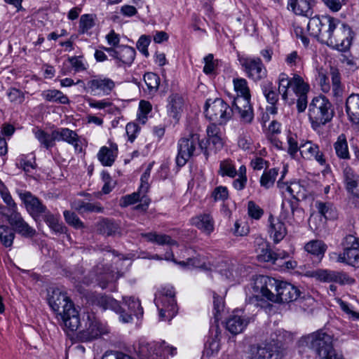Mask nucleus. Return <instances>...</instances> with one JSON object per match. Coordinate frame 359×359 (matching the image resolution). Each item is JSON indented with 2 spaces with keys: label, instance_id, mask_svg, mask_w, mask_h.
Listing matches in <instances>:
<instances>
[{
  "label": "nucleus",
  "instance_id": "25",
  "mask_svg": "<svg viewBox=\"0 0 359 359\" xmlns=\"http://www.w3.org/2000/svg\"><path fill=\"white\" fill-rule=\"evenodd\" d=\"M165 259L170 260L179 264L182 268L190 269L191 267H198L205 270H213L216 269V265L214 263H202L201 259H199L197 257L189 258L186 261L177 262V260L174 257L172 252L165 253Z\"/></svg>",
  "mask_w": 359,
  "mask_h": 359
},
{
  "label": "nucleus",
  "instance_id": "6",
  "mask_svg": "<svg viewBox=\"0 0 359 359\" xmlns=\"http://www.w3.org/2000/svg\"><path fill=\"white\" fill-rule=\"evenodd\" d=\"M265 283L275 285L276 294H274L267 287H262L261 293L266 299L275 303H289L298 299L300 290L292 284L279 281L273 278H266Z\"/></svg>",
  "mask_w": 359,
  "mask_h": 359
},
{
  "label": "nucleus",
  "instance_id": "62",
  "mask_svg": "<svg viewBox=\"0 0 359 359\" xmlns=\"http://www.w3.org/2000/svg\"><path fill=\"white\" fill-rule=\"evenodd\" d=\"M63 215L65 221L69 225H72L76 228L83 227V222L80 220V219L74 212H70L69 210H65L64 211Z\"/></svg>",
  "mask_w": 359,
  "mask_h": 359
},
{
  "label": "nucleus",
  "instance_id": "38",
  "mask_svg": "<svg viewBox=\"0 0 359 359\" xmlns=\"http://www.w3.org/2000/svg\"><path fill=\"white\" fill-rule=\"evenodd\" d=\"M135 50L128 46H119L118 57L116 65L121 67L123 65H130L135 57Z\"/></svg>",
  "mask_w": 359,
  "mask_h": 359
},
{
  "label": "nucleus",
  "instance_id": "4",
  "mask_svg": "<svg viewBox=\"0 0 359 359\" xmlns=\"http://www.w3.org/2000/svg\"><path fill=\"white\" fill-rule=\"evenodd\" d=\"M199 150L203 151L207 158L208 150L203 147L199 134L194 131L185 132L177 142V154L175 159L177 166L183 167Z\"/></svg>",
  "mask_w": 359,
  "mask_h": 359
},
{
  "label": "nucleus",
  "instance_id": "3",
  "mask_svg": "<svg viewBox=\"0 0 359 359\" xmlns=\"http://www.w3.org/2000/svg\"><path fill=\"white\" fill-rule=\"evenodd\" d=\"M331 29H326L323 34V39L325 43L339 51L346 52L348 50L352 43L353 32L351 27L341 22L338 18H334Z\"/></svg>",
  "mask_w": 359,
  "mask_h": 359
},
{
  "label": "nucleus",
  "instance_id": "23",
  "mask_svg": "<svg viewBox=\"0 0 359 359\" xmlns=\"http://www.w3.org/2000/svg\"><path fill=\"white\" fill-rule=\"evenodd\" d=\"M300 154L304 158L308 160L313 158L321 165H325L326 163L324 155L320 151L318 145L311 141H306L304 143L302 142Z\"/></svg>",
  "mask_w": 359,
  "mask_h": 359
},
{
  "label": "nucleus",
  "instance_id": "43",
  "mask_svg": "<svg viewBox=\"0 0 359 359\" xmlns=\"http://www.w3.org/2000/svg\"><path fill=\"white\" fill-rule=\"evenodd\" d=\"M316 207L318 212L323 216L325 220L334 219L337 217L336 208L330 203H323L317 201Z\"/></svg>",
  "mask_w": 359,
  "mask_h": 359
},
{
  "label": "nucleus",
  "instance_id": "41",
  "mask_svg": "<svg viewBox=\"0 0 359 359\" xmlns=\"http://www.w3.org/2000/svg\"><path fill=\"white\" fill-rule=\"evenodd\" d=\"M150 176H148L147 175H142L140 178V186L139 187L140 191L143 194V196H142V202L143 203L139 204L135 207L136 210H141L142 211H145L150 203V200L149 198L146 196V194L147 193L149 189V180Z\"/></svg>",
  "mask_w": 359,
  "mask_h": 359
},
{
  "label": "nucleus",
  "instance_id": "50",
  "mask_svg": "<svg viewBox=\"0 0 359 359\" xmlns=\"http://www.w3.org/2000/svg\"><path fill=\"white\" fill-rule=\"evenodd\" d=\"M144 81L149 93H154L158 90L160 84V78L156 74L153 72L144 74Z\"/></svg>",
  "mask_w": 359,
  "mask_h": 359
},
{
  "label": "nucleus",
  "instance_id": "53",
  "mask_svg": "<svg viewBox=\"0 0 359 359\" xmlns=\"http://www.w3.org/2000/svg\"><path fill=\"white\" fill-rule=\"evenodd\" d=\"M263 93L270 104H276L278 101V93L275 90L271 83L265 84L262 88Z\"/></svg>",
  "mask_w": 359,
  "mask_h": 359
},
{
  "label": "nucleus",
  "instance_id": "33",
  "mask_svg": "<svg viewBox=\"0 0 359 359\" xmlns=\"http://www.w3.org/2000/svg\"><path fill=\"white\" fill-rule=\"evenodd\" d=\"M333 147L337 156L342 160H348L351 158L348 142L344 134L338 136L333 144Z\"/></svg>",
  "mask_w": 359,
  "mask_h": 359
},
{
  "label": "nucleus",
  "instance_id": "21",
  "mask_svg": "<svg viewBox=\"0 0 359 359\" xmlns=\"http://www.w3.org/2000/svg\"><path fill=\"white\" fill-rule=\"evenodd\" d=\"M241 311H235L227 318L226 329L232 334H238L244 331L248 325L253 320L252 317L240 314Z\"/></svg>",
  "mask_w": 359,
  "mask_h": 359
},
{
  "label": "nucleus",
  "instance_id": "52",
  "mask_svg": "<svg viewBox=\"0 0 359 359\" xmlns=\"http://www.w3.org/2000/svg\"><path fill=\"white\" fill-rule=\"evenodd\" d=\"M219 174L222 177L228 176L231 178L236 177V169L231 160L226 159L220 162Z\"/></svg>",
  "mask_w": 359,
  "mask_h": 359
},
{
  "label": "nucleus",
  "instance_id": "18",
  "mask_svg": "<svg viewBox=\"0 0 359 359\" xmlns=\"http://www.w3.org/2000/svg\"><path fill=\"white\" fill-rule=\"evenodd\" d=\"M267 233L271 240L275 244L279 243L287 234V229L285 224L279 217L269 215L266 223Z\"/></svg>",
  "mask_w": 359,
  "mask_h": 359
},
{
  "label": "nucleus",
  "instance_id": "36",
  "mask_svg": "<svg viewBox=\"0 0 359 359\" xmlns=\"http://www.w3.org/2000/svg\"><path fill=\"white\" fill-rule=\"evenodd\" d=\"M141 236L144 238L147 241L156 243L159 245H175L177 243L172 239V238L166 234H158L156 232H149L146 233H141Z\"/></svg>",
  "mask_w": 359,
  "mask_h": 359
},
{
  "label": "nucleus",
  "instance_id": "1",
  "mask_svg": "<svg viewBox=\"0 0 359 359\" xmlns=\"http://www.w3.org/2000/svg\"><path fill=\"white\" fill-rule=\"evenodd\" d=\"M48 304L61 317L65 327L76 330L80 325L79 312L67 294L59 288L53 289L48 295Z\"/></svg>",
  "mask_w": 359,
  "mask_h": 359
},
{
  "label": "nucleus",
  "instance_id": "11",
  "mask_svg": "<svg viewBox=\"0 0 359 359\" xmlns=\"http://www.w3.org/2000/svg\"><path fill=\"white\" fill-rule=\"evenodd\" d=\"M330 74L332 80V86L330 83L329 77L325 72L322 69L318 70L317 79L320 89L325 93H330L337 101L341 100L344 93V87L341 85L339 71L338 69L331 67Z\"/></svg>",
  "mask_w": 359,
  "mask_h": 359
},
{
  "label": "nucleus",
  "instance_id": "29",
  "mask_svg": "<svg viewBox=\"0 0 359 359\" xmlns=\"http://www.w3.org/2000/svg\"><path fill=\"white\" fill-rule=\"evenodd\" d=\"M332 259H336L337 262L346 263L351 266L359 264V248H352L344 250L341 254L332 253L331 255Z\"/></svg>",
  "mask_w": 359,
  "mask_h": 359
},
{
  "label": "nucleus",
  "instance_id": "7",
  "mask_svg": "<svg viewBox=\"0 0 359 359\" xmlns=\"http://www.w3.org/2000/svg\"><path fill=\"white\" fill-rule=\"evenodd\" d=\"M332 341L331 335L320 330L301 337L298 346L314 351L321 358L335 351Z\"/></svg>",
  "mask_w": 359,
  "mask_h": 359
},
{
  "label": "nucleus",
  "instance_id": "44",
  "mask_svg": "<svg viewBox=\"0 0 359 359\" xmlns=\"http://www.w3.org/2000/svg\"><path fill=\"white\" fill-rule=\"evenodd\" d=\"M219 335L220 332L219 331L218 327H216L215 329L214 337L209 339L205 344L204 354H205L207 356H212L219 351L220 348Z\"/></svg>",
  "mask_w": 359,
  "mask_h": 359
},
{
  "label": "nucleus",
  "instance_id": "20",
  "mask_svg": "<svg viewBox=\"0 0 359 359\" xmlns=\"http://www.w3.org/2000/svg\"><path fill=\"white\" fill-rule=\"evenodd\" d=\"M90 280H85L83 283L88 285L96 281L99 286L104 289L107 287L108 283L112 281L114 278V273L109 266H104L103 264L96 266L93 271L90 273Z\"/></svg>",
  "mask_w": 359,
  "mask_h": 359
},
{
  "label": "nucleus",
  "instance_id": "54",
  "mask_svg": "<svg viewBox=\"0 0 359 359\" xmlns=\"http://www.w3.org/2000/svg\"><path fill=\"white\" fill-rule=\"evenodd\" d=\"M68 61L76 72L86 71L88 66L83 56L69 57Z\"/></svg>",
  "mask_w": 359,
  "mask_h": 359
},
{
  "label": "nucleus",
  "instance_id": "26",
  "mask_svg": "<svg viewBox=\"0 0 359 359\" xmlns=\"http://www.w3.org/2000/svg\"><path fill=\"white\" fill-rule=\"evenodd\" d=\"M34 137L39 141L41 147L50 150L55 145L57 141L55 129L53 130L50 133L39 128L38 127L32 129Z\"/></svg>",
  "mask_w": 359,
  "mask_h": 359
},
{
  "label": "nucleus",
  "instance_id": "30",
  "mask_svg": "<svg viewBox=\"0 0 359 359\" xmlns=\"http://www.w3.org/2000/svg\"><path fill=\"white\" fill-rule=\"evenodd\" d=\"M140 359H158L157 343L140 341L136 350Z\"/></svg>",
  "mask_w": 359,
  "mask_h": 359
},
{
  "label": "nucleus",
  "instance_id": "12",
  "mask_svg": "<svg viewBox=\"0 0 359 359\" xmlns=\"http://www.w3.org/2000/svg\"><path fill=\"white\" fill-rule=\"evenodd\" d=\"M290 334L284 330H278L271 335L273 344H266L264 346H257L252 350L250 359H273V355L278 351V348L286 341V337Z\"/></svg>",
  "mask_w": 359,
  "mask_h": 359
},
{
  "label": "nucleus",
  "instance_id": "10",
  "mask_svg": "<svg viewBox=\"0 0 359 359\" xmlns=\"http://www.w3.org/2000/svg\"><path fill=\"white\" fill-rule=\"evenodd\" d=\"M278 93L284 101L288 100L290 88L297 96L307 94L310 89L309 85L297 74H294L292 78H289L285 73H281L278 76Z\"/></svg>",
  "mask_w": 359,
  "mask_h": 359
},
{
  "label": "nucleus",
  "instance_id": "34",
  "mask_svg": "<svg viewBox=\"0 0 359 359\" xmlns=\"http://www.w3.org/2000/svg\"><path fill=\"white\" fill-rule=\"evenodd\" d=\"M94 302L104 310L110 309L116 313H119L121 310L118 302L110 296L98 294L95 297Z\"/></svg>",
  "mask_w": 359,
  "mask_h": 359
},
{
  "label": "nucleus",
  "instance_id": "51",
  "mask_svg": "<svg viewBox=\"0 0 359 359\" xmlns=\"http://www.w3.org/2000/svg\"><path fill=\"white\" fill-rule=\"evenodd\" d=\"M100 231L107 236H116L120 233L118 225L113 221L105 219L100 223Z\"/></svg>",
  "mask_w": 359,
  "mask_h": 359
},
{
  "label": "nucleus",
  "instance_id": "55",
  "mask_svg": "<svg viewBox=\"0 0 359 359\" xmlns=\"http://www.w3.org/2000/svg\"><path fill=\"white\" fill-rule=\"evenodd\" d=\"M264 210L253 201L248 203V213L252 219L259 220L264 215Z\"/></svg>",
  "mask_w": 359,
  "mask_h": 359
},
{
  "label": "nucleus",
  "instance_id": "16",
  "mask_svg": "<svg viewBox=\"0 0 359 359\" xmlns=\"http://www.w3.org/2000/svg\"><path fill=\"white\" fill-rule=\"evenodd\" d=\"M17 193L24 203L27 212L34 219H37L43 212H46V205L30 191L18 190Z\"/></svg>",
  "mask_w": 359,
  "mask_h": 359
},
{
  "label": "nucleus",
  "instance_id": "45",
  "mask_svg": "<svg viewBox=\"0 0 359 359\" xmlns=\"http://www.w3.org/2000/svg\"><path fill=\"white\" fill-rule=\"evenodd\" d=\"M15 238L13 230L6 225H0V241L6 248L13 245Z\"/></svg>",
  "mask_w": 359,
  "mask_h": 359
},
{
  "label": "nucleus",
  "instance_id": "35",
  "mask_svg": "<svg viewBox=\"0 0 359 359\" xmlns=\"http://www.w3.org/2000/svg\"><path fill=\"white\" fill-rule=\"evenodd\" d=\"M57 141H64L77 147L79 145V136L76 133L67 128L55 129Z\"/></svg>",
  "mask_w": 359,
  "mask_h": 359
},
{
  "label": "nucleus",
  "instance_id": "14",
  "mask_svg": "<svg viewBox=\"0 0 359 359\" xmlns=\"http://www.w3.org/2000/svg\"><path fill=\"white\" fill-rule=\"evenodd\" d=\"M286 191L292 197L291 199L285 198L282 203V209L287 212L290 211L292 215L294 212L302 214V210L298 208V201L299 198L305 196L304 188L298 182H292L286 187Z\"/></svg>",
  "mask_w": 359,
  "mask_h": 359
},
{
  "label": "nucleus",
  "instance_id": "19",
  "mask_svg": "<svg viewBox=\"0 0 359 359\" xmlns=\"http://www.w3.org/2000/svg\"><path fill=\"white\" fill-rule=\"evenodd\" d=\"M115 87L114 81L107 77L97 76L90 79L87 83V88L94 95H108Z\"/></svg>",
  "mask_w": 359,
  "mask_h": 359
},
{
  "label": "nucleus",
  "instance_id": "64",
  "mask_svg": "<svg viewBox=\"0 0 359 359\" xmlns=\"http://www.w3.org/2000/svg\"><path fill=\"white\" fill-rule=\"evenodd\" d=\"M337 302L339 305L341 309L348 316L349 318L353 320H359V312H356L352 310L348 304L341 300V299H338Z\"/></svg>",
  "mask_w": 359,
  "mask_h": 359
},
{
  "label": "nucleus",
  "instance_id": "15",
  "mask_svg": "<svg viewBox=\"0 0 359 359\" xmlns=\"http://www.w3.org/2000/svg\"><path fill=\"white\" fill-rule=\"evenodd\" d=\"M310 276L325 283L334 282L339 285H352L355 283V279L344 271L317 269L311 271Z\"/></svg>",
  "mask_w": 359,
  "mask_h": 359
},
{
  "label": "nucleus",
  "instance_id": "5",
  "mask_svg": "<svg viewBox=\"0 0 359 359\" xmlns=\"http://www.w3.org/2000/svg\"><path fill=\"white\" fill-rule=\"evenodd\" d=\"M334 115L332 104L325 96L313 97L309 105V120L315 130L330 122Z\"/></svg>",
  "mask_w": 359,
  "mask_h": 359
},
{
  "label": "nucleus",
  "instance_id": "27",
  "mask_svg": "<svg viewBox=\"0 0 359 359\" xmlns=\"http://www.w3.org/2000/svg\"><path fill=\"white\" fill-rule=\"evenodd\" d=\"M118 154V146L109 142V147L103 146L97 153V158L104 166H111Z\"/></svg>",
  "mask_w": 359,
  "mask_h": 359
},
{
  "label": "nucleus",
  "instance_id": "56",
  "mask_svg": "<svg viewBox=\"0 0 359 359\" xmlns=\"http://www.w3.org/2000/svg\"><path fill=\"white\" fill-rule=\"evenodd\" d=\"M143 196V194L140 191V189H138V191L134 192L132 194L126 195L121 198L120 201V205L121 207H126L128 205H132L135 203L137 201H140L141 203H143L142 202V196Z\"/></svg>",
  "mask_w": 359,
  "mask_h": 359
},
{
  "label": "nucleus",
  "instance_id": "48",
  "mask_svg": "<svg viewBox=\"0 0 359 359\" xmlns=\"http://www.w3.org/2000/svg\"><path fill=\"white\" fill-rule=\"evenodd\" d=\"M44 221L48 226L55 232H63L64 227L59 222V215H55L50 213L47 209L46 212H43Z\"/></svg>",
  "mask_w": 359,
  "mask_h": 359
},
{
  "label": "nucleus",
  "instance_id": "37",
  "mask_svg": "<svg viewBox=\"0 0 359 359\" xmlns=\"http://www.w3.org/2000/svg\"><path fill=\"white\" fill-rule=\"evenodd\" d=\"M344 180L348 192L359 191V175L351 167L344 168Z\"/></svg>",
  "mask_w": 359,
  "mask_h": 359
},
{
  "label": "nucleus",
  "instance_id": "46",
  "mask_svg": "<svg viewBox=\"0 0 359 359\" xmlns=\"http://www.w3.org/2000/svg\"><path fill=\"white\" fill-rule=\"evenodd\" d=\"M287 153L292 158H296L297 152H300V149L302 148V143H299L297 134L290 133L287 137Z\"/></svg>",
  "mask_w": 359,
  "mask_h": 359
},
{
  "label": "nucleus",
  "instance_id": "28",
  "mask_svg": "<svg viewBox=\"0 0 359 359\" xmlns=\"http://www.w3.org/2000/svg\"><path fill=\"white\" fill-rule=\"evenodd\" d=\"M191 224L205 235H210L215 229V222L209 214H201L191 219Z\"/></svg>",
  "mask_w": 359,
  "mask_h": 359
},
{
  "label": "nucleus",
  "instance_id": "24",
  "mask_svg": "<svg viewBox=\"0 0 359 359\" xmlns=\"http://www.w3.org/2000/svg\"><path fill=\"white\" fill-rule=\"evenodd\" d=\"M184 108V99L179 94H172L168 98L167 111L170 117L178 121Z\"/></svg>",
  "mask_w": 359,
  "mask_h": 359
},
{
  "label": "nucleus",
  "instance_id": "17",
  "mask_svg": "<svg viewBox=\"0 0 359 359\" xmlns=\"http://www.w3.org/2000/svg\"><path fill=\"white\" fill-rule=\"evenodd\" d=\"M85 326L86 327L79 332L80 339L84 341L97 339L106 332L104 326L93 313L87 315Z\"/></svg>",
  "mask_w": 359,
  "mask_h": 359
},
{
  "label": "nucleus",
  "instance_id": "58",
  "mask_svg": "<svg viewBox=\"0 0 359 359\" xmlns=\"http://www.w3.org/2000/svg\"><path fill=\"white\" fill-rule=\"evenodd\" d=\"M1 214L7 218L8 222L13 227L17 224L20 223L23 219L21 214L18 210V207L16 208H13V210H8L7 213H4L3 212Z\"/></svg>",
  "mask_w": 359,
  "mask_h": 359
},
{
  "label": "nucleus",
  "instance_id": "31",
  "mask_svg": "<svg viewBox=\"0 0 359 359\" xmlns=\"http://www.w3.org/2000/svg\"><path fill=\"white\" fill-rule=\"evenodd\" d=\"M346 111L350 121L355 123H359V95L352 94L346 102Z\"/></svg>",
  "mask_w": 359,
  "mask_h": 359
},
{
  "label": "nucleus",
  "instance_id": "13",
  "mask_svg": "<svg viewBox=\"0 0 359 359\" xmlns=\"http://www.w3.org/2000/svg\"><path fill=\"white\" fill-rule=\"evenodd\" d=\"M238 61L246 76L254 81H260L266 76V69L259 57L241 56Z\"/></svg>",
  "mask_w": 359,
  "mask_h": 359
},
{
  "label": "nucleus",
  "instance_id": "8",
  "mask_svg": "<svg viewBox=\"0 0 359 359\" xmlns=\"http://www.w3.org/2000/svg\"><path fill=\"white\" fill-rule=\"evenodd\" d=\"M175 292L173 287L165 286L155 294L154 303L159 311L161 320H170L177 313L175 300Z\"/></svg>",
  "mask_w": 359,
  "mask_h": 359
},
{
  "label": "nucleus",
  "instance_id": "47",
  "mask_svg": "<svg viewBox=\"0 0 359 359\" xmlns=\"http://www.w3.org/2000/svg\"><path fill=\"white\" fill-rule=\"evenodd\" d=\"M123 301L133 315L137 318L142 316L143 308L138 299H135L133 297H123Z\"/></svg>",
  "mask_w": 359,
  "mask_h": 359
},
{
  "label": "nucleus",
  "instance_id": "40",
  "mask_svg": "<svg viewBox=\"0 0 359 359\" xmlns=\"http://www.w3.org/2000/svg\"><path fill=\"white\" fill-rule=\"evenodd\" d=\"M43 98L50 102L60 104H69V100L62 91L55 89L43 90L41 93Z\"/></svg>",
  "mask_w": 359,
  "mask_h": 359
},
{
  "label": "nucleus",
  "instance_id": "39",
  "mask_svg": "<svg viewBox=\"0 0 359 359\" xmlns=\"http://www.w3.org/2000/svg\"><path fill=\"white\" fill-rule=\"evenodd\" d=\"M304 249L310 255L321 259L327 250V245L322 241L313 240L305 245Z\"/></svg>",
  "mask_w": 359,
  "mask_h": 359
},
{
  "label": "nucleus",
  "instance_id": "59",
  "mask_svg": "<svg viewBox=\"0 0 359 359\" xmlns=\"http://www.w3.org/2000/svg\"><path fill=\"white\" fill-rule=\"evenodd\" d=\"M15 231L25 236H33L36 231L31 227L24 219H22L20 223L17 224L13 226Z\"/></svg>",
  "mask_w": 359,
  "mask_h": 359
},
{
  "label": "nucleus",
  "instance_id": "22",
  "mask_svg": "<svg viewBox=\"0 0 359 359\" xmlns=\"http://www.w3.org/2000/svg\"><path fill=\"white\" fill-rule=\"evenodd\" d=\"M333 18L334 17L328 15L314 16L308 22V31L313 36H321L323 37V32L326 29H330L332 26H333V24H332Z\"/></svg>",
  "mask_w": 359,
  "mask_h": 359
},
{
  "label": "nucleus",
  "instance_id": "42",
  "mask_svg": "<svg viewBox=\"0 0 359 359\" xmlns=\"http://www.w3.org/2000/svg\"><path fill=\"white\" fill-rule=\"evenodd\" d=\"M279 169L276 168L265 170L260 179V186L266 189L271 188L276 180Z\"/></svg>",
  "mask_w": 359,
  "mask_h": 359
},
{
  "label": "nucleus",
  "instance_id": "61",
  "mask_svg": "<svg viewBox=\"0 0 359 359\" xmlns=\"http://www.w3.org/2000/svg\"><path fill=\"white\" fill-rule=\"evenodd\" d=\"M203 62L205 64L203 69V72L205 74H212L217 65L216 61L214 60V55L211 53L207 55L203 58Z\"/></svg>",
  "mask_w": 359,
  "mask_h": 359
},
{
  "label": "nucleus",
  "instance_id": "49",
  "mask_svg": "<svg viewBox=\"0 0 359 359\" xmlns=\"http://www.w3.org/2000/svg\"><path fill=\"white\" fill-rule=\"evenodd\" d=\"M294 5H292L291 1H288V8L291 9L296 15H301L308 16L311 13L309 4L306 1L298 2V0L294 1Z\"/></svg>",
  "mask_w": 359,
  "mask_h": 359
},
{
  "label": "nucleus",
  "instance_id": "60",
  "mask_svg": "<svg viewBox=\"0 0 359 359\" xmlns=\"http://www.w3.org/2000/svg\"><path fill=\"white\" fill-rule=\"evenodd\" d=\"M157 352H158V357L165 358L168 355L172 356L175 355L177 353L176 348L167 345L165 341L161 344H157Z\"/></svg>",
  "mask_w": 359,
  "mask_h": 359
},
{
  "label": "nucleus",
  "instance_id": "63",
  "mask_svg": "<svg viewBox=\"0 0 359 359\" xmlns=\"http://www.w3.org/2000/svg\"><path fill=\"white\" fill-rule=\"evenodd\" d=\"M341 61L351 71H355L359 68V57L351 55H343Z\"/></svg>",
  "mask_w": 359,
  "mask_h": 359
},
{
  "label": "nucleus",
  "instance_id": "32",
  "mask_svg": "<svg viewBox=\"0 0 359 359\" xmlns=\"http://www.w3.org/2000/svg\"><path fill=\"white\" fill-rule=\"evenodd\" d=\"M72 208L79 213L84 212H103L104 208L98 202L90 203L81 199H76L71 203Z\"/></svg>",
  "mask_w": 359,
  "mask_h": 359
},
{
  "label": "nucleus",
  "instance_id": "9",
  "mask_svg": "<svg viewBox=\"0 0 359 359\" xmlns=\"http://www.w3.org/2000/svg\"><path fill=\"white\" fill-rule=\"evenodd\" d=\"M235 111L234 107H230L222 99H208L205 104V117L210 121L219 125L225 124L231 119Z\"/></svg>",
  "mask_w": 359,
  "mask_h": 359
},
{
  "label": "nucleus",
  "instance_id": "57",
  "mask_svg": "<svg viewBox=\"0 0 359 359\" xmlns=\"http://www.w3.org/2000/svg\"><path fill=\"white\" fill-rule=\"evenodd\" d=\"M94 25V19L91 15H83L81 16L79 20V32L84 34L90 29Z\"/></svg>",
  "mask_w": 359,
  "mask_h": 359
},
{
  "label": "nucleus",
  "instance_id": "2",
  "mask_svg": "<svg viewBox=\"0 0 359 359\" xmlns=\"http://www.w3.org/2000/svg\"><path fill=\"white\" fill-rule=\"evenodd\" d=\"M233 85L236 93L231 102L233 107L238 112L241 122L250 123L254 118V112L250 104L251 95L248 83L244 78H234Z\"/></svg>",
  "mask_w": 359,
  "mask_h": 359
}]
</instances>
